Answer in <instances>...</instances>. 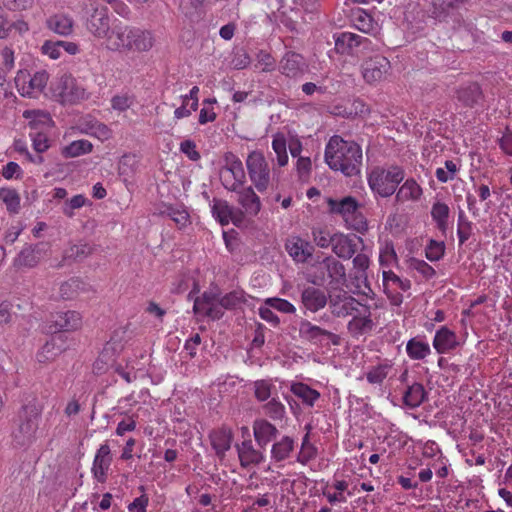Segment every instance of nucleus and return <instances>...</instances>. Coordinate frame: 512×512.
<instances>
[{"instance_id":"obj_1","label":"nucleus","mask_w":512,"mask_h":512,"mask_svg":"<svg viewBox=\"0 0 512 512\" xmlns=\"http://www.w3.org/2000/svg\"><path fill=\"white\" fill-rule=\"evenodd\" d=\"M362 159V149L354 141H347L341 136L334 135L326 145L325 162L332 170L340 171L345 176L359 174Z\"/></svg>"},{"instance_id":"obj_2","label":"nucleus","mask_w":512,"mask_h":512,"mask_svg":"<svg viewBox=\"0 0 512 512\" xmlns=\"http://www.w3.org/2000/svg\"><path fill=\"white\" fill-rule=\"evenodd\" d=\"M42 407L36 400L23 404L11 420V439L15 447L29 448L38 439Z\"/></svg>"},{"instance_id":"obj_3","label":"nucleus","mask_w":512,"mask_h":512,"mask_svg":"<svg viewBox=\"0 0 512 512\" xmlns=\"http://www.w3.org/2000/svg\"><path fill=\"white\" fill-rule=\"evenodd\" d=\"M107 48L111 51H148L153 46L150 32L114 21L106 38Z\"/></svg>"},{"instance_id":"obj_4","label":"nucleus","mask_w":512,"mask_h":512,"mask_svg":"<svg viewBox=\"0 0 512 512\" xmlns=\"http://www.w3.org/2000/svg\"><path fill=\"white\" fill-rule=\"evenodd\" d=\"M403 179L404 171L397 166H392L388 170L374 167L368 174L369 187L375 194L384 198L393 195Z\"/></svg>"},{"instance_id":"obj_5","label":"nucleus","mask_w":512,"mask_h":512,"mask_svg":"<svg viewBox=\"0 0 512 512\" xmlns=\"http://www.w3.org/2000/svg\"><path fill=\"white\" fill-rule=\"evenodd\" d=\"M246 167L250 181L257 191H266L270 185L271 171L263 152L251 151L246 158Z\"/></svg>"},{"instance_id":"obj_6","label":"nucleus","mask_w":512,"mask_h":512,"mask_svg":"<svg viewBox=\"0 0 512 512\" xmlns=\"http://www.w3.org/2000/svg\"><path fill=\"white\" fill-rule=\"evenodd\" d=\"M224 162L220 172L222 184L229 191H238L246 180L243 163L233 152L224 154Z\"/></svg>"},{"instance_id":"obj_7","label":"nucleus","mask_w":512,"mask_h":512,"mask_svg":"<svg viewBox=\"0 0 512 512\" xmlns=\"http://www.w3.org/2000/svg\"><path fill=\"white\" fill-rule=\"evenodd\" d=\"M49 74L45 70L37 71L33 76L27 70H19L14 78L15 86L23 97H37L45 89Z\"/></svg>"},{"instance_id":"obj_8","label":"nucleus","mask_w":512,"mask_h":512,"mask_svg":"<svg viewBox=\"0 0 512 512\" xmlns=\"http://www.w3.org/2000/svg\"><path fill=\"white\" fill-rule=\"evenodd\" d=\"M299 336L307 342L322 347L329 344L338 346L341 343V337L338 334L313 324L307 319H302L299 322Z\"/></svg>"},{"instance_id":"obj_9","label":"nucleus","mask_w":512,"mask_h":512,"mask_svg":"<svg viewBox=\"0 0 512 512\" xmlns=\"http://www.w3.org/2000/svg\"><path fill=\"white\" fill-rule=\"evenodd\" d=\"M330 312L337 318H345L358 311L359 301L340 288L334 293H329L328 303Z\"/></svg>"},{"instance_id":"obj_10","label":"nucleus","mask_w":512,"mask_h":512,"mask_svg":"<svg viewBox=\"0 0 512 512\" xmlns=\"http://www.w3.org/2000/svg\"><path fill=\"white\" fill-rule=\"evenodd\" d=\"M391 68L389 60L380 55H374L366 59L361 65V72L364 80L368 84H374L382 81Z\"/></svg>"},{"instance_id":"obj_11","label":"nucleus","mask_w":512,"mask_h":512,"mask_svg":"<svg viewBox=\"0 0 512 512\" xmlns=\"http://www.w3.org/2000/svg\"><path fill=\"white\" fill-rule=\"evenodd\" d=\"M371 44L372 42L369 38L355 33L342 32L335 35V49L340 54L352 55L359 48L368 50Z\"/></svg>"},{"instance_id":"obj_12","label":"nucleus","mask_w":512,"mask_h":512,"mask_svg":"<svg viewBox=\"0 0 512 512\" xmlns=\"http://www.w3.org/2000/svg\"><path fill=\"white\" fill-rule=\"evenodd\" d=\"M280 73L288 78H300L308 70L305 58L294 51H287L279 62Z\"/></svg>"},{"instance_id":"obj_13","label":"nucleus","mask_w":512,"mask_h":512,"mask_svg":"<svg viewBox=\"0 0 512 512\" xmlns=\"http://www.w3.org/2000/svg\"><path fill=\"white\" fill-rule=\"evenodd\" d=\"M328 295L329 293L321 288L304 286L300 294L301 304L306 310L316 313L326 307Z\"/></svg>"},{"instance_id":"obj_14","label":"nucleus","mask_w":512,"mask_h":512,"mask_svg":"<svg viewBox=\"0 0 512 512\" xmlns=\"http://www.w3.org/2000/svg\"><path fill=\"white\" fill-rule=\"evenodd\" d=\"M87 29L97 38L106 39L110 30V19L106 7H97L87 19Z\"/></svg>"},{"instance_id":"obj_15","label":"nucleus","mask_w":512,"mask_h":512,"mask_svg":"<svg viewBox=\"0 0 512 512\" xmlns=\"http://www.w3.org/2000/svg\"><path fill=\"white\" fill-rule=\"evenodd\" d=\"M357 242H362V238L355 234L335 233L332 235V251L339 258L350 259L357 251Z\"/></svg>"},{"instance_id":"obj_16","label":"nucleus","mask_w":512,"mask_h":512,"mask_svg":"<svg viewBox=\"0 0 512 512\" xmlns=\"http://www.w3.org/2000/svg\"><path fill=\"white\" fill-rule=\"evenodd\" d=\"M112 463L111 449L107 443L102 444L94 457L91 472L99 483H105Z\"/></svg>"},{"instance_id":"obj_17","label":"nucleus","mask_w":512,"mask_h":512,"mask_svg":"<svg viewBox=\"0 0 512 512\" xmlns=\"http://www.w3.org/2000/svg\"><path fill=\"white\" fill-rule=\"evenodd\" d=\"M285 248L288 254L296 261L300 263H304L313 255L314 247L313 245L300 238V237H291L286 241Z\"/></svg>"},{"instance_id":"obj_18","label":"nucleus","mask_w":512,"mask_h":512,"mask_svg":"<svg viewBox=\"0 0 512 512\" xmlns=\"http://www.w3.org/2000/svg\"><path fill=\"white\" fill-rule=\"evenodd\" d=\"M240 465L243 468L259 465L264 461V455L260 450L254 448L251 439L244 440L236 445Z\"/></svg>"},{"instance_id":"obj_19","label":"nucleus","mask_w":512,"mask_h":512,"mask_svg":"<svg viewBox=\"0 0 512 512\" xmlns=\"http://www.w3.org/2000/svg\"><path fill=\"white\" fill-rule=\"evenodd\" d=\"M209 439L216 455L219 458H224L226 452L231 448L233 432L230 428L222 427L212 430Z\"/></svg>"},{"instance_id":"obj_20","label":"nucleus","mask_w":512,"mask_h":512,"mask_svg":"<svg viewBox=\"0 0 512 512\" xmlns=\"http://www.w3.org/2000/svg\"><path fill=\"white\" fill-rule=\"evenodd\" d=\"M278 433L276 426L265 419H256L253 423L254 438L260 448H266Z\"/></svg>"},{"instance_id":"obj_21","label":"nucleus","mask_w":512,"mask_h":512,"mask_svg":"<svg viewBox=\"0 0 512 512\" xmlns=\"http://www.w3.org/2000/svg\"><path fill=\"white\" fill-rule=\"evenodd\" d=\"M45 246L44 243H38L24 247L15 258L14 265L17 267H35L41 259Z\"/></svg>"},{"instance_id":"obj_22","label":"nucleus","mask_w":512,"mask_h":512,"mask_svg":"<svg viewBox=\"0 0 512 512\" xmlns=\"http://www.w3.org/2000/svg\"><path fill=\"white\" fill-rule=\"evenodd\" d=\"M238 193V202L250 216H256L261 210V201L252 186L235 191Z\"/></svg>"},{"instance_id":"obj_23","label":"nucleus","mask_w":512,"mask_h":512,"mask_svg":"<svg viewBox=\"0 0 512 512\" xmlns=\"http://www.w3.org/2000/svg\"><path fill=\"white\" fill-rule=\"evenodd\" d=\"M458 344L456 334L446 326L437 330L433 339V347L439 354L455 349Z\"/></svg>"},{"instance_id":"obj_24","label":"nucleus","mask_w":512,"mask_h":512,"mask_svg":"<svg viewBox=\"0 0 512 512\" xmlns=\"http://www.w3.org/2000/svg\"><path fill=\"white\" fill-rule=\"evenodd\" d=\"M23 117L29 120L31 132L49 131L54 125L50 114L42 110H25Z\"/></svg>"},{"instance_id":"obj_25","label":"nucleus","mask_w":512,"mask_h":512,"mask_svg":"<svg viewBox=\"0 0 512 512\" xmlns=\"http://www.w3.org/2000/svg\"><path fill=\"white\" fill-rule=\"evenodd\" d=\"M428 398V393L421 383L413 382L403 393V404L409 409L421 406Z\"/></svg>"},{"instance_id":"obj_26","label":"nucleus","mask_w":512,"mask_h":512,"mask_svg":"<svg viewBox=\"0 0 512 512\" xmlns=\"http://www.w3.org/2000/svg\"><path fill=\"white\" fill-rule=\"evenodd\" d=\"M329 211L331 213L341 215L345 220L354 215L358 209V203L355 198L351 196L344 197L341 200H328Z\"/></svg>"},{"instance_id":"obj_27","label":"nucleus","mask_w":512,"mask_h":512,"mask_svg":"<svg viewBox=\"0 0 512 512\" xmlns=\"http://www.w3.org/2000/svg\"><path fill=\"white\" fill-rule=\"evenodd\" d=\"M322 264L330 278V284L344 285L347 282L346 269L340 261L328 256L323 259Z\"/></svg>"},{"instance_id":"obj_28","label":"nucleus","mask_w":512,"mask_h":512,"mask_svg":"<svg viewBox=\"0 0 512 512\" xmlns=\"http://www.w3.org/2000/svg\"><path fill=\"white\" fill-rule=\"evenodd\" d=\"M55 329L58 331H73L82 324L80 313L76 311L59 312L55 315Z\"/></svg>"},{"instance_id":"obj_29","label":"nucleus","mask_w":512,"mask_h":512,"mask_svg":"<svg viewBox=\"0 0 512 512\" xmlns=\"http://www.w3.org/2000/svg\"><path fill=\"white\" fill-rule=\"evenodd\" d=\"M482 89L477 83H470L457 91V99L466 107H473L482 98Z\"/></svg>"},{"instance_id":"obj_30","label":"nucleus","mask_w":512,"mask_h":512,"mask_svg":"<svg viewBox=\"0 0 512 512\" xmlns=\"http://www.w3.org/2000/svg\"><path fill=\"white\" fill-rule=\"evenodd\" d=\"M47 27L61 36H68L73 32V20L64 14H56L48 18Z\"/></svg>"},{"instance_id":"obj_31","label":"nucleus","mask_w":512,"mask_h":512,"mask_svg":"<svg viewBox=\"0 0 512 512\" xmlns=\"http://www.w3.org/2000/svg\"><path fill=\"white\" fill-rule=\"evenodd\" d=\"M364 308V316L353 317L347 324V329L351 334L361 335L368 330H371L373 327V321L371 319L370 308L366 305H363Z\"/></svg>"},{"instance_id":"obj_32","label":"nucleus","mask_w":512,"mask_h":512,"mask_svg":"<svg viewBox=\"0 0 512 512\" xmlns=\"http://www.w3.org/2000/svg\"><path fill=\"white\" fill-rule=\"evenodd\" d=\"M450 214L449 206L441 201H436L431 208V217L436 223V227L442 233L448 228V219Z\"/></svg>"},{"instance_id":"obj_33","label":"nucleus","mask_w":512,"mask_h":512,"mask_svg":"<svg viewBox=\"0 0 512 512\" xmlns=\"http://www.w3.org/2000/svg\"><path fill=\"white\" fill-rule=\"evenodd\" d=\"M294 441L289 436H284L278 442H275L271 448V458L276 462L286 460L293 451Z\"/></svg>"},{"instance_id":"obj_34","label":"nucleus","mask_w":512,"mask_h":512,"mask_svg":"<svg viewBox=\"0 0 512 512\" xmlns=\"http://www.w3.org/2000/svg\"><path fill=\"white\" fill-rule=\"evenodd\" d=\"M291 392L300 398L304 404L311 407L320 398V393L317 390L301 382L292 384Z\"/></svg>"},{"instance_id":"obj_35","label":"nucleus","mask_w":512,"mask_h":512,"mask_svg":"<svg viewBox=\"0 0 512 512\" xmlns=\"http://www.w3.org/2000/svg\"><path fill=\"white\" fill-rule=\"evenodd\" d=\"M86 288V284L77 277L70 278L60 286V296L62 299L69 300L73 299Z\"/></svg>"},{"instance_id":"obj_36","label":"nucleus","mask_w":512,"mask_h":512,"mask_svg":"<svg viewBox=\"0 0 512 512\" xmlns=\"http://www.w3.org/2000/svg\"><path fill=\"white\" fill-rule=\"evenodd\" d=\"M406 352L411 359L422 360L431 353V349L427 342L411 338L407 342Z\"/></svg>"},{"instance_id":"obj_37","label":"nucleus","mask_w":512,"mask_h":512,"mask_svg":"<svg viewBox=\"0 0 512 512\" xmlns=\"http://www.w3.org/2000/svg\"><path fill=\"white\" fill-rule=\"evenodd\" d=\"M422 195V188L414 179H407L397 192L400 201L418 200Z\"/></svg>"},{"instance_id":"obj_38","label":"nucleus","mask_w":512,"mask_h":512,"mask_svg":"<svg viewBox=\"0 0 512 512\" xmlns=\"http://www.w3.org/2000/svg\"><path fill=\"white\" fill-rule=\"evenodd\" d=\"M93 145L90 141L81 139L71 142L69 145L62 149V155L65 158H74L87 153H90Z\"/></svg>"},{"instance_id":"obj_39","label":"nucleus","mask_w":512,"mask_h":512,"mask_svg":"<svg viewBox=\"0 0 512 512\" xmlns=\"http://www.w3.org/2000/svg\"><path fill=\"white\" fill-rule=\"evenodd\" d=\"M160 215L169 217L179 227H184L189 222V214L182 207L172 205L165 206L164 209L160 211Z\"/></svg>"},{"instance_id":"obj_40","label":"nucleus","mask_w":512,"mask_h":512,"mask_svg":"<svg viewBox=\"0 0 512 512\" xmlns=\"http://www.w3.org/2000/svg\"><path fill=\"white\" fill-rule=\"evenodd\" d=\"M92 247L87 243H80L70 246L64 251L63 261L73 260L81 261L92 253Z\"/></svg>"},{"instance_id":"obj_41","label":"nucleus","mask_w":512,"mask_h":512,"mask_svg":"<svg viewBox=\"0 0 512 512\" xmlns=\"http://www.w3.org/2000/svg\"><path fill=\"white\" fill-rule=\"evenodd\" d=\"M212 214L221 225H227L230 222L232 209L227 201L214 199L212 205Z\"/></svg>"},{"instance_id":"obj_42","label":"nucleus","mask_w":512,"mask_h":512,"mask_svg":"<svg viewBox=\"0 0 512 512\" xmlns=\"http://www.w3.org/2000/svg\"><path fill=\"white\" fill-rule=\"evenodd\" d=\"M14 51L6 46L0 52V79L6 80V75L14 68Z\"/></svg>"},{"instance_id":"obj_43","label":"nucleus","mask_w":512,"mask_h":512,"mask_svg":"<svg viewBox=\"0 0 512 512\" xmlns=\"http://www.w3.org/2000/svg\"><path fill=\"white\" fill-rule=\"evenodd\" d=\"M0 199L5 203L10 213H18L20 209V197L16 190L1 188Z\"/></svg>"},{"instance_id":"obj_44","label":"nucleus","mask_w":512,"mask_h":512,"mask_svg":"<svg viewBox=\"0 0 512 512\" xmlns=\"http://www.w3.org/2000/svg\"><path fill=\"white\" fill-rule=\"evenodd\" d=\"M391 368L392 366L388 363L378 364L366 373V379L370 384H382Z\"/></svg>"},{"instance_id":"obj_45","label":"nucleus","mask_w":512,"mask_h":512,"mask_svg":"<svg viewBox=\"0 0 512 512\" xmlns=\"http://www.w3.org/2000/svg\"><path fill=\"white\" fill-rule=\"evenodd\" d=\"M272 148L277 156V164L280 167L287 165L288 155L286 148V139L282 134H277L274 136L272 141Z\"/></svg>"},{"instance_id":"obj_46","label":"nucleus","mask_w":512,"mask_h":512,"mask_svg":"<svg viewBox=\"0 0 512 512\" xmlns=\"http://www.w3.org/2000/svg\"><path fill=\"white\" fill-rule=\"evenodd\" d=\"M218 300V296L213 292L205 291L194 301L193 311L195 314L203 315L204 312Z\"/></svg>"},{"instance_id":"obj_47","label":"nucleus","mask_w":512,"mask_h":512,"mask_svg":"<svg viewBox=\"0 0 512 512\" xmlns=\"http://www.w3.org/2000/svg\"><path fill=\"white\" fill-rule=\"evenodd\" d=\"M220 305L227 310H232L238 308L242 303L245 302V296L243 291L234 290L220 299Z\"/></svg>"},{"instance_id":"obj_48","label":"nucleus","mask_w":512,"mask_h":512,"mask_svg":"<svg viewBox=\"0 0 512 512\" xmlns=\"http://www.w3.org/2000/svg\"><path fill=\"white\" fill-rule=\"evenodd\" d=\"M265 415L273 420H282L285 417V406L276 398H272L265 405H263Z\"/></svg>"},{"instance_id":"obj_49","label":"nucleus","mask_w":512,"mask_h":512,"mask_svg":"<svg viewBox=\"0 0 512 512\" xmlns=\"http://www.w3.org/2000/svg\"><path fill=\"white\" fill-rule=\"evenodd\" d=\"M317 454V449L309 441V433H306L302 440L301 450L298 454L297 461L301 464H307L310 460L314 459Z\"/></svg>"},{"instance_id":"obj_50","label":"nucleus","mask_w":512,"mask_h":512,"mask_svg":"<svg viewBox=\"0 0 512 512\" xmlns=\"http://www.w3.org/2000/svg\"><path fill=\"white\" fill-rule=\"evenodd\" d=\"M445 253L444 242H438L433 239L429 241L425 248V256L429 261H439Z\"/></svg>"},{"instance_id":"obj_51","label":"nucleus","mask_w":512,"mask_h":512,"mask_svg":"<svg viewBox=\"0 0 512 512\" xmlns=\"http://www.w3.org/2000/svg\"><path fill=\"white\" fill-rule=\"evenodd\" d=\"M264 304L285 314H293L296 312L295 306L286 299L271 297L265 299Z\"/></svg>"},{"instance_id":"obj_52","label":"nucleus","mask_w":512,"mask_h":512,"mask_svg":"<svg viewBox=\"0 0 512 512\" xmlns=\"http://www.w3.org/2000/svg\"><path fill=\"white\" fill-rule=\"evenodd\" d=\"M253 386L255 398L260 402H264L270 398L272 394L271 390L274 387L269 380L264 379L255 381Z\"/></svg>"},{"instance_id":"obj_53","label":"nucleus","mask_w":512,"mask_h":512,"mask_svg":"<svg viewBox=\"0 0 512 512\" xmlns=\"http://www.w3.org/2000/svg\"><path fill=\"white\" fill-rule=\"evenodd\" d=\"M47 132L48 131L30 132L33 148L37 153H43L50 147V141Z\"/></svg>"},{"instance_id":"obj_54","label":"nucleus","mask_w":512,"mask_h":512,"mask_svg":"<svg viewBox=\"0 0 512 512\" xmlns=\"http://www.w3.org/2000/svg\"><path fill=\"white\" fill-rule=\"evenodd\" d=\"M87 202V199L84 195L78 194L73 196L71 199L65 201L62 212L64 215H66L69 218H72L74 216V210L80 209L83 207Z\"/></svg>"},{"instance_id":"obj_55","label":"nucleus","mask_w":512,"mask_h":512,"mask_svg":"<svg viewBox=\"0 0 512 512\" xmlns=\"http://www.w3.org/2000/svg\"><path fill=\"white\" fill-rule=\"evenodd\" d=\"M383 285L387 289L389 283L398 286L402 291H407L411 287V282L408 279H401L393 271H383Z\"/></svg>"},{"instance_id":"obj_56","label":"nucleus","mask_w":512,"mask_h":512,"mask_svg":"<svg viewBox=\"0 0 512 512\" xmlns=\"http://www.w3.org/2000/svg\"><path fill=\"white\" fill-rule=\"evenodd\" d=\"M410 267L419 272L426 280L436 275L435 269L424 260L412 258L410 260Z\"/></svg>"},{"instance_id":"obj_57","label":"nucleus","mask_w":512,"mask_h":512,"mask_svg":"<svg viewBox=\"0 0 512 512\" xmlns=\"http://www.w3.org/2000/svg\"><path fill=\"white\" fill-rule=\"evenodd\" d=\"M60 352V348L56 347L53 341L46 342L37 354L39 362L52 360Z\"/></svg>"},{"instance_id":"obj_58","label":"nucleus","mask_w":512,"mask_h":512,"mask_svg":"<svg viewBox=\"0 0 512 512\" xmlns=\"http://www.w3.org/2000/svg\"><path fill=\"white\" fill-rule=\"evenodd\" d=\"M36 0H3V6L12 12L25 11L34 5Z\"/></svg>"},{"instance_id":"obj_59","label":"nucleus","mask_w":512,"mask_h":512,"mask_svg":"<svg viewBox=\"0 0 512 512\" xmlns=\"http://www.w3.org/2000/svg\"><path fill=\"white\" fill-rule=\"evenodd\" d=\"M60 45V41L46 40L43 43L41 50L43 54L48 55L51 59L56 60L62 55Z\"/></svg>"},{"instance_id":"obj_60","label":"nucleus","mask_w":512,"mask_h":512,"mask_svg":"<svg viewBox=\"0 0 512 512\" xmlns=\"http://www.w3.org/2000/svg\"><path fill=\"white\" fill-rule=\"evenodd\" d=\"M312 235L314 242L320 248H327L329 246L332 247V235H329V233L326 230L321 228L313 229Z\"/></svg>"},{"instance_id":"obj_61","label":"nucleus","mask_w":512,"mask_h":512,"mask_svg":"<svg viewBox=\"0 0 512 512\" xmlns=\"http://www.w3.org/2000/svg\"><path fill=\"white\" fill-rule=\"evenodd\" d=\"M180 151L192 161H198L201 157L200 153L196 149L195 142L192 140H184L181 142Z\"/></svg>"},{"instance_id":"obj_62","label":"nucleus","mask_w":512,"mask_h":512,"mask_svg":"<svg viewBox=\"0 0 512 512\" xmlns=\"http://www.w3.org/2000/svg\"><path fill=\"white\" fill-rule=\"evenodd\" d=\"M272 307H269L267 305H263L259 308V316L264 321L270 323L274 327H277L280 324L279 317L272 311Z\"/></svg>"},{"instance_id":"obj_63","label":"nucleus","mask_w":512,"mask_h":512,"mask_svg":"<svg viewBox=\"0 0 512 512\" xmlns=\"http://www.w3.org/2000/svg\"><path fill=\"white\" fill-rule=\"evenodd\" d=\"M133 103V100L128 95H116L111 99L113 109L118 111L127 110Z\"/></svg>"},{"instance_id":"obj_64","label":"nucleus","mask_w":512,"mask_h":512,"mask_svg":"<svg viewBox=\"0 0 512 512\" xmlns=\"http://www.w3.org/2000/svg\"><path fill=\"white\" fill-rule=\"evenodd\" d=\"M257 60L263 66L262 70L264 72H270L275 69V60L270 53L263 50L259 51Z\"/></svg>"}]
</instances>
